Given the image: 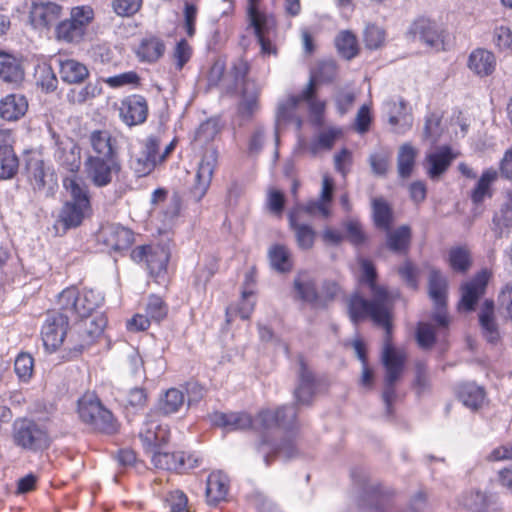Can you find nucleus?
Returning a JSON list of instances; mask_svg holds the SVG:
<instances>
[{"label": "nucleus", "instance_id": "obj_59", "mask_svg": "<svg viewBox=\"0 0 512 512\" xmlns=\"http://www.w3.org/2000/svg\"><path fill=\"white\" fill-rule=\"evenodd\" d=\"M416 341L420 348L431 349L436 342V334L429 323L419 322L416 328Z\"/></svg>", "mask_w": 512, "mask_h": 512}, {"label": "nucleus", "instance_id": "obj_17", "mask_svg": "<svg viewBox=\"0 0 512 512\" xmlns=\"http://www.w3.org/2000/svg\"><path fill=\"white\" fill-rule=\"evenodd\" d=\"M394 489L380 483L366 488L360 497V507L370 512H389L395 503Z\"/></svg>", "mask_w": 512, "mask_h": 512}, {"label": "nucleus", "instance_id": "obj_57", "mask_svg": "<svg viewBox=\"0 0 512 512\" xmlns=\"http://www.w3.org/2000/svg\"><path fill=\"white\" fill-rule=\"evenodd\" d=\"M225 72L226 59L222 57L214 59L206 74L208 88L218 87L224 79Z\"/></svg>", "mask_w": 512, "mask_h": 512}, {"label": "nucleus", "instance_id": "obj_4", "mask_svg": "<svg viewBox=\"0 0 512 512\" xmlns=\"http://www.w3.org/2000/svg\"><path fill=\"white\" fill-rule=\"evenodd\" d=\"M76 413L80 422L94 433L113 436L120 431L119 419L94 391H86L78 398Z\"/></svg>", "mask_w": 512, "mask_h": 512}, {"label": "nucleus", "instance_id": "obj_12", "mask_svg": "<svg viewBox=\"0 0 512 512\" xmlns=\"http://www.w3.org/2000/svg\"><path fill=\"white\" fill-rule=\"evenodd\" d=\"M296 408V417L298 416V410ZM299 425L298 419H295V423L293 426L285 428V427H276L274 430L268 433V439L270 440V444H265L261 450L264 448H269V452L266 453L264 460L267 465H270L271 462L278 456L279 454H283L287 459L293 458L298 454L297 445L295 443V436L298 432Z\"/></svg>", "mask_w": 512, "mask_h": 512}, {"label": "nucleus", "instance_id": "obj_34", "mask_svg": "<svg viewBox=\"0 0 512 512\" xmlns=\"http://www.w3.org/2000/svg\"><path fill=\"white\" fill-rule=\"evenodd\" d=\"M498 179V171L493 168L485 169L470 192V199L475 205H480L486 198L493 196V183Z\"/></svg>", "mask_w": 512, "mask_h": 512}, {"label": "nucleus", "instance_id": "obj_42", "mask_svg": "<svg viewBox=\"0 0 512 512\" xmlns=\"http://www.w3.org/2000/svg\"><path fill=\"white\" fill-rule=\"evenodd\" d=\"M134 242V233L123 226H112L106 233L105 243L114 251L130 248Z\"/></svg>", "mask_w": 512, "mask_h": 512}, {"label": "nucleus", "instance_id": "obj_43", "mask_svg": "<svg viewBox=\"0 0 512 512\" xmlns=\"http://www.w3.org/2000/svg\"><path fill=\"white\" fill-rule=\"evenodd\" d=\"M418 150L411 143H404L399 147L397 156V170L401 178H409L414 170Z\"/></svg>", "mask_w": 512, "mask_h": 512}, {"label": "nucleus", "instance_id": "obj_46", "mask_svg": "<svg viewBox=\"0 0 512 512\" xmlns=\"http://www.w3.org/2000/svg\"><path fill=\"white\" fill-rule=\"evenodd\" d=\"M491 230L497 239L508 236L512 231V210L505 203L494 213Z\"/></svg>", "mask_w": 512, "mask_h": 512}, {"label": "nucleus", "instance_id": "obj_16", "mask_svg": "<svg viewBox=\"0 0 512 512\" xmlns=\"http://www.w3.org/2000/svg\"><path fill=\"white\" fill-rule=\"evenodd\" d=\"M490 277L491 273L483 269L476 273L472 279L461 285V299L458 303L460 311L471 312L475 309L478 300L486 292Z\"/></svg>", "mask_w": 512, "mask_h": 512}, {"label": "nucleus", "instance_id": "obj_32", "mask_svg": "<svg viewBox=\"0 0 512 512\" xmlns=\"http://www.w3.org/2000/svg\"><path fill=\"white\" fill-rule=\"evenodd\" d=\"M229 492V479L220 471L211 472L206 483V500L216 505L226 499Z\"/></svg>", "mask_w": 512, "mask_h": 512}, {"label": "nucleus", "instance_id": "obj_64", "mask_svg": "<svg viewBox=\"0 0 512 512\" xmlns=\"http://www.w3.org/2000/svg\"><path fill=\"white\" fill-rule=\"evenodd\" d=\"M497 300L499 307L506 312L508 319L512 322V281L501 288Z\"/></svg>", "mask_w": 512, "mask_h": 512}, {"label": "nucleus", "instance_id": "obj_35", "mask_svg": "<svg viewBox=\"0 0 512 512\" xmlns=\"http://www.w3.org/2000/svg\"><path fill=\"white\" fill-rule=\"evenodd\" d=\"M164 41L156 36L143 38L136 49V55L141 62L155 63L164 54Z\"/></svg>", "mask_w": 512, "mask_h": 512}, {"label": "nucleus", "instance_id": "obj_33", "mask_svg": "<svg viewBox=\"0 0 512 512\" xmlns=\"http://www.w3.org/2000/svg\"><path fill=\"white\" fill-rule=\"evenodd\" d=\"M386 233V247L399 254H406L412 240V230L409 225H401L395 229L392 227L384 230Z\"/></svg>", "mask_w": 512, "mask_h": 512}, {"label": "nucleus", "instance_id": "obj_21", "mask_svg": "<svg viewBox=\"0 0 512 512\" xmlns=\"http://www.w3.org/2000/svg\"><path fill=\"white\" fill-rule=\"evenodd\" d=\"M409 31L415 37H419L427 46L436 50L444 49L445 31L435 21L419 17L411 24Z\"/></svg>", "mask_w": 512, "mask_h": 512}, {"label": "nucleus", "instance_id": "obj_48", "mask_svg": "<svg viewBox=\"0 0 512 512\" xmlns=\"http://www.w3.org/2000/svg\"><path fill=\"white\" fill-rule=\"evenodd\" d=\"M250 26L254 29L255 37L268 35L271 28H274L276 23L271 15L266 14L260 10L251 9V13H247Z\"/></svg>", "mask_w": 512, "mask_h": 512}, {"label": "nucleus", "instance_id": "obj_63", "mask_svg": "<svg viewBox=\"0 0 512 512\" xmlns=\"http://www.w3.org/2000/svg\"><path fill=\"white\" fill-rule=\"evenodd\" d=\"M294 287L301 300L315 304L320 300V296L317 292L316 286L313 282L307 281L302 282L299 279L294 281Z\"/></svg>", "mask_w": 512, "mask_h": 512}, {"label": "nucleus", "instance_id": "obj_9", "mask_svg": "<svg viewBox=\"0 0 512 512\" xmlns=\"http://www.w3.org/2000/svg\"><path fill=\"white\" fill-rule=\"evenodd\" d=\"M70 330L67 314L61 310H50L42 323L40 336L45 350L55 353L63 348Z\"/></svg>", "mask_w": 512, "mask_h": 512}, {"label": "nucleus", "instance_id": "obj_8", "mask_svg": "<svg viewBox=\"0 0 512 512\" xmlns=\"http://www.w3.org/2000/svg\"><path fill=\"white\" fill-rule=\"evenodd\" d=\"M24 176L35 193L52 196L58 187L54 169L40 156L32 155L25 159Z\"/></svg>", "mask_w": 512, "mask_h": 512}, {"label": "nucleus", "instance_id": "obj_39", "mask_svg": "<svg viewBox=\"0 0 512 512\" xmlns=\"http://www.w3.org/2000/svg\"><path fill=\"white\" fill-rule=\"evenodd\" d=\"M372 219L374 226L381 230H388L393 226L394 213L391 205L382 197L372 201Z\"/></svg>", "mask_w": 512, "mask_h": 512}, {"label": "nucleus", "instance_id": "obj_20", "mask_svg": "<svg viewBox=\"0 0 512 512\" xmlns=\"http://www.w3.org/2000/svg\"><path fill=\"white\" fill-rule=\"evenodd\" d=\"M458 154L449 146L442 145L425 155L423 166L429 179L435 181L450 168Z\"/></svg>", "mask_w": 512, "mask_h": 512}, {"label": "nucleus", "instance_id": "obj_27", "mask_svg": "<svg viewBox=\"0 0 512 512\" xmlns=\"http://www.w3.org/2000/svg\"><path fill=\"white\" fill-rule=\"evenodd\" d=\"M496 57L493 52L484 49H474L467 61L468 68L479 77H487L496 69Z\"/></svg>", "mask_w": 512, "mask_h": 512}, {"label": "nucleus", "instance_id": "obj_19", "mask_svg": "<svg viewBox=\"0 0 512 512\" xmlns=\"http://www.w3.org/2000/svg\"><path fill=\"white\" fill-rule=\"evenodd\" d=\"M153 466L157 469L186 473L199 466V459L185 452H154L151 458Z\"/></svg>", "mask_w": 512, "mask_h": 512}, {"label": "nucleus", "instance_id": "obj_23", "mask_svg": "<svg viewBox=\"0 0 512 512\" xmlns=\"http://www.w3.org/2000/svg\"><path fill=\"white\" fill-rule=\"evenodd\" d=\"M12 131L0 127V180L13 179L19 170V158L8 141L11 139Z\"/></svg>", "mask_w": 512, "mask_h": 512}, {"label": "nucleus", "instance_id": "obj_31", "mask_svg": "<svg viewBox=\"0 0 512 512\" xmlns=\"http://www.w3.org/2000/svg\"><path fill=\"white\" fill-rule=\"evenodd\" d=\"M478 318L485 338L491 343L497 342L500 335L495 318V303L492 299L483 301L478 313Z\"/></svg>", "mask_w": 512, "mask_h": 512}, {"label": "nucleus", "instance_id": "obj_18", "mask_svg": "<svg viewBox=\"0 0 512 512\" xmlns=\"http://www.w3.org/2000/svg\"><path fill=\"white\" fill-rule=\"evenodd\" d=\"M120 120L128 127L141 125L149 115L147 99L139 94L124 97L118 107Z\"/></svg>", "mask_w": 512, "mask_h": 512}, {"label": "nucleus", "instance_id": "obj_40", "mask_svg": "<svg viewBox=\"0 0 512 512\" xmlns=\"http://www.w3.org/2000/svg\"><path fill=\"white\" fill-rule=\"evenodd\" d=\"M184 404V394L177 388L168 389L165 394L160 397L157 407L151 412L160 415H171L177 413Z\"/></svg>", "mask_w": 512, "mask_h": 512}, {"label": "nucleus", "instance_id": "obj_11", "mask_svg": "<svg viewBox=\"0 0 512 512\" xmlns=\"http://www.w3.org/2000/svg\"><path fill=\"white\" fill-rule=\"evenodd\" d=\"M385 331L381 362L385 368V376L389 380L398 381L405 368L407 354L404 349L396 348L392 342L393 316L388 317L387 323H373Z\"/></svg>", "mask_w": 512, "mask_h": 512}, {"label": "nucleus", "instance_id": "obj_15", "mask_svg": "<svg viewBox=\"0 0 512 512\" xmlns=\"http://www.w3.org/2000/svg\"><path fill=\"white\" fill-rule=\"evenodd\" d=\"M171 437V431L156 413L149 412L139 432V438L145 450L154 451L166 445Z\"/></svg>", "mask_w": 512, "mask_h": 512}, {"label": "nucleus", "instance_id": "obj_5", "mask_svg": "<svg viewBox=\"0 0 512 512\" xmlns=\"http://www.w3.org/2000/svg\"><path fill=\"white\" fill-rule=\"evenodd\" d=\"M63 185L71 196V200L63 205L59 216L67 230L80 226L84 218L91 214L92 207L87 186L81 185L76 177L65 178Z\"/></svg>", "mask_w": 512, "mask_h": 512}, {"label": "nucleus", "instance_id": "obj_45", "mask_svg": "<svg viewBox=\"0 0 512 512\" xmlns=\"http://www.w3.org/2000/svg\"><path fill=\"white\" fill-rule=\"evenodd\" d=\"M458 395L465 406L476 410L483 405L486 392L475 383H465L459 387Z\"/></svg>", "mask_w": 512, "mask_h": 512}, {"label": "nucleus", "instance_id": "obj_51", "mask_svg": "<svg viewBox=\"0 0 512 512\" xmlns=\"http://www.w3.org/2000/svg\"><path fill=\"white\" fill-rule=\"evenodd\" d=\"M101 93V87L97 84L87 83L85 86L80 88L70 89L67 93V101L71 105H83Z\"/></svg>", "mask_w": 512, "mask_h": 512}, {"label": "nucleus", "instance_id": "obj_53", "mask_svg": "<svg viewBox=\"0 0 512 512\" xmlns=\"http://www.w3.org/2000/svg\"><path fill=\"white\" fill-rule=\"evenodd\" d=\"M14 371L21 382L27 383L34 374V358L27 352L17 355L14 362Z\"/></svg>", "mask_w": 512, "mask_h": 512}, {"label": "nucleus", "instance_id": "obj_44", "mask_svg": "<svg viewBox=\"0 0 512 512\" xmlns=\"http://www.w3.org/2000/svg\"><path fill=\"white\" fill-rule=\"evenodd\" d=\"M342 129L331 126L321 131L309 146L312 155H316L320 150L329 151L334 147L335 142L342 136Z\"/></svg>", "mask_w": 512, "mask_h": 512}, {"label": "nucleus", "instance_id": "obj_37", "mask_svg": "<svg viewBox=\"0 0 512 512\" xmlns=\"http://www.w3.org/2000/svg\"><path fill=\"white\" fill-rule=\"evenodd\" d=\"M448 283L439 270L432 269L429 274V296L437 309H444L447 304Z\"/></svg>", "mask_w": 512, "mask_h": 512}, {"label": "nucleus", "instance_id": "obj_13", "mask_svg": "<svg viewBox=\"0 0 512 512\" xmlns=\"http://www.w3.org/2000/svg\"><path fill=\"white\" fill-rule=\"evenodd\" d=\"M93 19L94 11L90 6L72 8L70 18L59 22L56 26V38L67 43L79 42Z\"/></svg>", "mask_w": 512, "mask_h": 512}, {"label": "nucleus", "instance_id": "obj_22", "mask_svg": "<svg viewBox=\"0 0 512 512\" xmlns=\"http://www.w3.org/2000/svg\"><path fill=\"white\" fill-rule=\"evenodd\" d=\"M216 157L205 155L202 157L196 171L193 185L189 188V196L196 202H200L207 194L213 178Z\"/></svg>", "mask_w": 512, "mask_h": 512}, {"label": "nucleus", "instance_id": "obj_36", "mask_svg": "<svg viewBox=\"0 0 512 512\" xmlns=\"http://www.w3.org/2000/svg\"><path fill=\"white\" fill-rule=\"evenodd\" d=\"M59 74L63 82L79 84L88 78L89 70L75 59H64L59 61Z\"/></svg>", "mask_w": 512, "mask_h": 512}, {"label": "nucleus", "instance_id": "obj_30", "mask_svg": "<svg viewBox=\"0 0 512 512\" xmlns=\"http://www.w3.org/2000/svg\"><path fill=\"white\" fill-rule=\"evenodd\" d=\"M25 76L21 60L15 55L0 50V78L7 83L18 84Z\"/></svg>", "mask_w": 512, "mask_h": 512}, {"label": "nucleus", "instance_id": "obj_7", "mask_svg": "<svg viewBox=\"0 0 512 512\" xmlns=\"http://www.w3.org/2000/svg\"><path fill=\"white\" fill-rule=\"evenodd\" d=\"M12 438L16 446L31 452H42L52 444L48 428L25 417L15 420Z\"/></svg>", "mask_w": 512, "mask_h": 512}, {"label": "nucleus", "instance_id": "obj_25", "mask_svg": "<svg viewBox=\"0 0 512 512\" xmlns=\"http://www.w3.org/2000/svg\"><path fill=\"white\" fill-rule=\"evenodd\" d=\"M55 160L58 165L67 172L76 174L81 167V147L73 140L57 143Z\"/></svg>", "mask_w": 512, "mask_h": 512}, {"label": "nucleus", "instance_id": "obj_61", "mask_svg": "<svg viewBox=\"0 0 512 512\" xmlns=\"http://www.w3.org/2000/svg\"><path fill=\"white\" fill-rule=\"evenodd\" d=\"M111 88H119L126 85L139 87L141 85V78L135 71H127L118 75L110 76L105 80Z\"/></svg>", "mask_w": 512, "mask_h": 512}, {"label": "nucleus", "instance_id": "obj_47", "mask_svg": "<svg viewBox=\"0 0 512 512\" xmlns=\"http://www.w3.org/2000/svg\"><path fill=\"white\" fill-rule=\"evenodd\" d=\"M450 268L459 273H466L472 264L471 253L466 246L452 247L448 253Z\"/></svg>", "mask_w": 512, "mask_h": 512}, {"label": "nucleus", "instance_id": "obj_41", "mask_svg": "<svg viewBox=\"0 0 512 512\" xmlns=\"http://www.w3.org/2000/svg\"><path fill=\"white\" fill-rule=\"evenodd\" d=\"M271 267L280 272L288 273L293 269V259L289 248L283 244H273L268 251Z\"/></svg>", "mask_w": 512, "mask_h": 512}, {"label": "nucleus", "instance_id": "obj_50", "mask_svg": "<svg viewBox=\"0 0 512 512\" xmlns=\"http://www.w3.org/2000/svg\"><path fill=\"white\" fill-rule=\"evenodd\" d=\"M37 86L46 92H53L57 89L58 79L50 64L42 63L37 65L34 74Z\"/></svg>", "mask_w": 512, "mask_h": 512}, {"label": "nucleus", "instance_id": "obj_54", "mask_svg": "<svg viewBox=\"0 0 512 512\" xmlns=\"http://www.w3.org/2000/svg\"><path fill=\"white\" fill-rule=\"evenodd\" d=\"M163 503L169 512H189L188 497L182 490L169 491L165 495Z\"/></svg>", "mask_w": 512, "mask_h": 512}, {"label": "nucleus", "instance_id": "obj_60", "mask_svg": "<svg viewBox=\"0 0 512 512\" xmlns=\"http://www.w3.org/2000/svg\"><path fill=\"white\" fill-rule=\"evenodd\" d=\"M193 54V49L186 39H180L173 50V59L175 61V68L181 71L184 66L190 61Z\"/></svg>", "mask_w": 512, "mask_h": 512}, {"label": "nucleus", "instance_id": "obj_58", "mask_svg": "<svg viewBox=\"0 0 512 512\" xmlns=\"http://www.w3.org/2000/svg\"><path fill=\"white\" fill-rule=\"evenodd\" d=\"M259 109L258 95L254 94L248 99L242 101L237 108V117L239 120V126H243L246 123L252 121L255 113Z\"/></svg>", "mask_w": 512, "mask_h": 512}, {"label": "nucleus", "instance_id": "obj_24", "mask_svg": "<svg viewBox=\"0 0 512 512\" xmlns=\"http://www.w3.org/2000/svg\"><path fill=\"white\" fill-rule=\"evenodd\" d=\"M62 6L51 1H33L29 20L34 28H50L62 15Z\"/></svg>", "mask_w": 512, "mask_h": 512}, {"label": "nucleus", "instance_id": "obj_26", "mask_svg": "<svg viewBox=\"0 0 512 512\" xmlns=\"http://www.w3.org/2000/svg\"><path fill=\"white\" fill-rule=\"evenodd\" d=\"M299 363V383L295 389V399L300 404H310L315 390V376L309 369L303 355L298 356Z\"/></svg>", "mask_w": 512, "mask_h": 512}, {"label": "nucleus", "instance_id": "obj_56", "mask_svg": "<svg viewBox=\"0 0 512 512\" xmlns=\"http://www.w3.org/2000/svg\"><path fill=\"white\" fill-rule=\"evenodd\" d=\"M363 38L368 49L376 50L384 45L386 32L375 24H368L364 30Z\"/></svg>", "mask_w": 512, "mask_h": 512}, {"label": "nucleus", "instance_id": "obj_28", "mask_svg": "<svg viewBox=\"0 0 512 512\" xmlns=\"http://www.w3.org/2000/svg\"><path fill=\"white\" fill-rule=\"evenodd\" d=\"M28 110V101L21 94H8L0 99V117L9 122L21 119Z\"/></svg>", "mask_w": 512, "mask_h": 512}, {"label": "nucleus", "instance_id": "obj_52", "mask_svg": "<svg viewBox=\"0 0 512 512\" xmlns=\"http://www.w3.org/2000/svg\"><path fill=\"white\" fill-rule=\"evenodd\" d=\"M442 112H430L425 117V124L423 128V137L426 140L436 142L442 135Z\"/></svg>", "mask_w": 512, "mask_h": 512}, {"label": "nucleus", "instance_id": "obj_55", "mask_svg": "<svg viewBox=\"0 0 512 512\" xmlns=\"http://www.w3.org/2000/svg\"><path fill=\"white\" fill-rule=\"evenodd\" d=\"M146 315L150 320L160 322L167 317L168 306L158 295H150L145 308Z\"/></svg>", "mask_w": 512, "mask_h": 512}, {"label": "nucleus", "instance_id": "obj_62", "mask_svg": "<svg viewBox=\"0 0 512 512\" xmlns=\"http://www.w3.org/2000/svg\"><path fill=\"white\" fill-rule=\"evenodd\" d=\"M335 105L339 114H346L354 105L356 100V93L349 88H341L335 95Z\"/></svg>", "mask_w": 512, "mask_h": 512}, {"label": "nucleus", "instance_id": "obj_3", "mask_svg": "<svg viewBox=\"0 0 512 512\" xmlns=\"http://www.w3.org/2000/svg\"><path fill=\"white\" fill-rule=\"evenodd\" d=\"M296 408L282 405L275 409H262L255 417L247 412H214L212 423L227 431L253 430L259 436L257 449L270 444L268 433L276 427H291L295 423Z\"/></svg>", "mask_w": 512, "mask_h": 512}, {"label": "nucleus", "instance_id": "obj_38", "mask_svg": "<svg viewBox=\"0 0 512 512\" xmlns=\"http://www.w3.org/2000/svg\"><path fill=\"white\" fill-rule=\"evenodd\" d=\"M251 70V65L249 61L244 58L240 57L236 60H234L231 64L230 70H229V76L231 78V84L228 86V92L235 93L238 91L239 87H242L241 95L242 97H245L246 90L244 86L246 85L248 81V75Z\"/></svg>", "mask_w": 512, "mask_h": 512}, {"label": "nucleus", "instance_id": "obj_49", "mask_svg": "<svg viewBox=\"0 0 512 512\" xmlns=\"http://www.w3.org/2000/svg\"><path fill=\"white\" fill-rule=\"evenodd\" d=\"M335 45L339 54L347 60H351L359 53L357 38L351 31H341L335 39Z\"/></svg>", "mask_w": 512, "mask_h": 512}, {"label": "nucleus", "instance_id": "obj_29", "mask_svg": "<svg viewBox=\"0 0 512 512\" xmlns=\"http://www.w3.org/2000/svg\"><path fill=\"white\" fill-rule=\"evenodd\" d=\"M289 225L295 233L298 247L302 250L311 249L315 242L316 232L310 225L301 222L300 210L290 211Z\"/></svg>", "mask_w": 512, "mask_h": 512}, {"label": "nucleus", "instance_id": "obj_1", "mask_svg": "<svg viewBox=\"0 0 512 512\" xmlns=\"http://www.w3.org/2000/svg\"><path fill=\"white\" fill-rule=\"evenodd\" d=\"M89 154L84 161L87 178L95 187H106L122 172L121 147L117 136L106 128L88 135Z\"/></svg>", "mask_w": 512, "mask_h": 512}, {"label": "nucleus", "instance_id": "obj_10", "mask_svg": "<svg viewBox=\"0 0 512 512\" xmlns=\"http://www.w3.org/2000/svg\"><path fill=\"white\" fill-rule=\"evenodd\" d=\"M130 257L137 264L144 263L150 276L157 282L167 274L170 253L160 244L136 246L131 250Z\"/></svg>", "mask_w": 512, "mask_h": 512}, {"label": "nucleus", "instance_id": "obj_6", "mask_svg": "<svg viewBox=\"0 0 512 512\" xmlns=\"http://www.w3.org/2000/svg\"><path fill=\"white\" fill-rule=\"evenodd\" d=\"M104 298L98 291L89 288L79 290L70 286L58 295L59 310L69 316L88 318L102 304Z\"/></svg>", "mask_w": 512, "mask_h": 512}, {"label": "nucleus", "instance_id": "obj_14", "mask_svg": "<svg viewBox=\"0 0 512 512\" xmlns=\"http://www.w3.org/2000/svg\"><path fill=\"white\" fill-rule=\"evenodd\" d=\"M83 319L76 329V335H72L68 340L69 354H80L96 343L107 325V319L103 315Z\"/></svg>", "mask_w": 512, "mask_h": 512}, {"label": "nucleus", "instance_id": "obj_2", "mask_svg": "<svg viewBox=\"0 0 512 512\" xmlns=\"http://www.w3.org/2000/svg\"><path fill=\"white\" fill-rule=\"evenodd\" d=\"M363 281L367 284L372 298H364L359 293L350 296L347 309L350 320L358 324L365 320L372 323H387L388 317L393 316L394 302L400 297V292H390L384 285L377 283V272L369 260L362 261Z\"/></svg>", "mask_w": 512, "mask_h": 512}]
</instances>
